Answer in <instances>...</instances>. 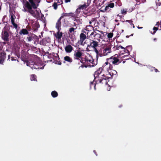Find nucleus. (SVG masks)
Here are the masks:
<instances>
[{"label":"nucleus","mask_w":161,"mask_h":161,"mask_svg":"<svg viewBox=\"0 0 161 161\" xmlns=\"http://www.w3.org/2000/svg\"><path fill=\"white\" fill-rule=\"evenodd\" d=\"M99 1L100 0H95V2L97 3V5L98 6L99 5L100 3H99V4H98L99 2H100Z\"/></svg>","instance_id":"40"},{"label":"nucleus","mask_w":161,"mask_h":161,"mask_svg":"<svg viewBox=\"0 0 161 161\" xmlns=\"http://www.w3.org/2000/svg\"><path fill=\"white\" fill-rule=\"evenodd\" d=\"M73 50V48L70 45H67L65 47V50L66 53H70Z\"/></svg>","instance_id":"14"},{"label":"nucleus","mask_w":161,"mask_h":161,"mask_svg":"<svg viewBox=\"0 0 161 161\" xmlns=\"http://www.w3.org/2000/svg\"><path fill=\"white\" fill-rule=\"evenodd\" d=\"M124 52L125 53H127L128 55H126V56L129 55L130 53L129 51L127 49H125H125L124 50Z\"/></svg>","instance_id":"33"},{"label":"nucleus","mask_w":161,"mask_h":161,"mask_svg":"<svg viewBox=\"0 0 161 161\" xmlns=\"http://www.w3.org/2000/svg\"><path fill=\"white\" fill-rule=\"evenodd\" d=\"M136 1L137 2L136 3V4L135 5H139L140 4V2L139 1H137V0Z\"/></svg>","instance_id":"43"},{"label":"nucleus","mask_w":161,"mask_h":161,"mask_svg":"<svg viewBox=\"0 0 161 161\" xmlns=\"http://www.w3.org/2000/svg\"><path fill=\"white\" fill-rule=\"evenodd\" d=\"M105 24V23L104 22H101V25H103V26H104V27H105V26H104Z\"/></svg>","instance_id":"44"},{"label":"nucleus","mask_w":161,"mask_h":161,"mask_svg":"<svg viewBox=\"0 0 161 161\" xmlns=\"http://www.w3.org/2000/svg\"><path fill=\"white\" fill-rule=\"evenodd\" d=\"M73 15V14L71 13H64L62 16L60 17V18L62 19L64 17H69L72 16Z\"/></svg>","instance_id":"19"},{"label":"nucleus","mask_w":161,"mask_h":161,"mask_svg":"<svg viewBox=\"0 0 161 161\" xmlns=\"http://www.w3.org/2000/svg\"><path fill=\"white\" fill-rule=\"evenodd\" d=\"M104 68V66H103L102 67H101V72L103 70Z\"/></svg>","instance_id":"47"},{"label":"nucleus","mask_w":161,"mask_h":161,"mask_svg":"<svg viewBox=\"0 0 161 161\" xmlns=\"http://www.w3.org/2000/svg\"><path fill=\"white\" fill-rule=\"evenodd\" d=\"M101 73V70H100V68H99L96 71L94 74V80L92 82H90V87H92V86H93L94 87L95 89V86L96 84H98L101 82V79L99 77V75Z\"/></svg>","instance_id":"2"},{"label":"nucleus","mask_w":161,"mask_h":161,"mask_svg":"<svg viewBox=\"0 0 161 161\" xmlns=\"http://www.w3.org/2000/svg\"><path fill=\"white\" fill-rule=\"evenodd\" d=\"M155 71L156 72H157L158 71V70L157 69H155Z\"/></svg>","instance_id":"49"},{"label":"nucleus","mask_w":161,"mask_h":161,"mask_svg":"<svg viewBox=\"0 0 161 161\" xmlns=\"http://www.w3.org/2000/svg\"><path fill=\"white\" fill-rule=\"evenodd\" d=\"M119 47H120V48L121 49H123L124 50L125 49V48H124L123 47L120 46H119Z\"/></svg>","instance_id":"46"},{"label":"nucleus","mask_w":161,"mask_h":161,"mask_svg":"<svg viewBox=\"0 0 161 161\" xmlns=\"http://www.w3.org/2000/svg\"><path fill=\"white\" fill-rule=\"evenodd\" d=\"M75 30V29L74 28H71L69 29V31L70 33H72V32L74 31Z\"/></svg>","instance_id":"38"},{"label":"nucleus","mask_w":161,"mask_h":161,"mask_svg":"<svg viewBox=\"0 0 161 161\" xmlns=\"http://www.w3.org/2000/svg\"><path fill=\"white\" fill-rule=\"evenodd\" d=\"M126 21L129 22V23H131L130 24L133 25V28H134L135 27V26L132 23V21H131V20H126Z\"/></svg>","instance_id":"37"},{"label":"nucleus","mask_w":161,"mask_h":161,"mask_svg":"<svg viewBox=\"0 0 161 161\" xmlns=\"http://www.w3.org/2000/svg\"><path fill=\"white\" fill-rule=\"evenodd\" d=\"M161 4V3H158V6H160V5Z\"/></svg>","instance_id":"53"},{"label":"nucleus","mask_w":161,"mask_h":161,"mask_svg":"<svg viewBox=\"0 0 161 161\" xmlns=\"http://www.w3.org/2000/svg\"><path fill=\"white\" fill-rule=\"evenodd\" d=\"M104 10L106 12L109 11V7H108V6H106L104 9Z\"/></svg>","instance_id":"34"},{"label":"nucleus","mask_w":161,"mask_h":161,"mask_svg":"<svg viewBox=\"0 0 161 161\" xmlns=\"http://www.w3.org/2000/svg\"><path fill=\"white\" fill-rule=\"evenodd\" d=\"M60 31H58V32L55 34V36L57 39H60L62 36V33L60 32Z\"/></svg>","instance_id":"18"},{"label":"nucleus","mask_w":161,"mask_h":161,"mask_svg":"<svg viewBox=\"0 0 161 161\" xmlns=\"http://www.w3.org/2000/svg\"><path fill=\"white\" fill-rule=\"evenodd\" d=\"M88 6V4L87 3H85L83 5L80 6L77 9V10L79 9H83L86 8Z\"/></svg>","instance_id":"20"},{"label":"nucleus","mask_w":161,"mask_h":161,"mask_svg":"<svg viewBox=\"0 0 161 161\" xmlns=\"http://www.w3.org/2000/svg\"><path fill=\"white\" fill-rule=\"evenodd\" d=\"M105 64L106 65H107L108 64V62H106L105 63Z\"/></svg>","instance_id":"51"},{"label":"nucleus","mask_w":161,"mask_h":161,"mask_svg":"<svg viewBox=\"0 0 161 161\" xmlns=\"http://www.w3.org/2000/svg\"><path fill=\"white\" fill-rule=\"evenodd\" d=\"M133 34H131V35H130V36H133Z\"/></svg>","instance_id":"61"},{"label":"nucleus","mask_w":161,"mask_h":161,"mask_svg":"<svg viewBox=\"0 0 161 161\" xmlns=\"http://www.w3.org/2000/svg\"><path fill=\"white\" fill-rule=\"evenodd\" d=\"M125 61H123V63H125Z\"/></svg>","instance_id":"58"},{"label":"nucleus","mask_w":161,"mask_h":161,"mask_svg":"<svg viewBox=\"0 0 161 161\" xmlns=\"http://www.w3.org/2000/svg\"><path fill=\"white\" fill-rule=\"evenodd\" d=\"M10 19L11 22V23L13 25V26L16 29L17 28L18 25L17 24L15 23L14 20L16 18V17L15 15L13 13H10Z\"/></svg>","instance_id":"9"},{"label":"nucleus","mask_w":161,"mask_h":161,"mask_svg":"<svg viewBox=\"0 0 161 161\" xmlns=\"http://www.w3.org/2000/svg\"><path fill=\"white\" fill-rule=\"evenodd\" d=\"M85 30L87 32H89L90 33H91L92 31H94L93 27L90 25H87L86 27Z\"/></svg>","instance_id":"17"},{"label":"nucleus","mask_w":161,"mask_h":161,"mask_svg":"<svg viewBox=\"0 0 161 161\" xmlns=\"http://www.w3.org/2000/svg\"><path fill=\"white\" fill-rule=\"evenodd\" d=\"M143 3H145L146 2V0H140Z\"/></svg>","instance_id":"48"},{"label":"nucleus","mask_w":161,"mask_h":161,"mask_svg":"<svg viewBox=\"0 0 161 161\" xmlns=\"http://www.w3.org/2000/svg\"><path fill=\"white\" fill-rule=\"evenodd\" d=\"M6 54L4 52L0 53V64H3L5 58Z\"/></svg>","instance_id":"13"},{"label":"nucleus","mask_w":161,"mask_h":161,"mask_svg":"<svg viewBox=\"0 0 161 161\" xmlns=\"http://www.w3.org/2000/svg\"><path fill=\"white\" fill-rule=\"evenodd\" d=\"M158 30V27H154L153 28V32L152 31H150V33L153 35H154L156 31Z\"/></svg>","instance_id":"25"},{"label":"nucleus","mask_w":161,"mask_h":161,"mask_svg":"<svg viewBox=\"0 0 161 161\" xmlns=\"http://www.w3.org/2000/svg\"><path fill=\"white\" fill-rule=\"evenodd\" d=\"M53 6L55 9H56L57 8L58 4L57 3H54L53 4Z\"/></svg>","instance_id":"31"},{"label":"nucleus","mask_w":161,"mask_h":161,"mask_svg":"<svg viewBox=\"0 0 161 161\" xmlns=\"http://www.w3.org/2000/svg\"><path fill=\"white\" fill-rule=\"evenodd\" d=\"M111 44L109 43L107 45H101V48L103 49V53H101V56L106 55L108 53L111 52Z\"/></svg>","instance_id":"3"},{"label":"nucleus","mask_w":161,"mask_h":161,"mask_svg":"<svg viewBox=\"0 0 161 161\" xmlns=\"http://www.w3.org/2000/svg\"><path fill=\"white\" fill-rule=\"evenodd\" d=\"M129 36H126V38H128L129 37Z\"/></svg>","instance_id":"55"},{"label":"nucleus","mask_w":161,"mask_h":161,"mask_svg":"<svg viewBox=\"0 0 161 161\" xmlns=\"http://www.w3.org/2000/svg\"><path fill=\"white\" fill-rule=\"evenodd\" d=\"M127 13V11L125 10L124 9H123L121 10V13L123 14H125Z\"/></svg>","instance_id":"39"},{"label":"nucleus","mask_w":161,"mask_h":161,"mask_svg":"<svg viewBox=\"0 0 161 161\" xmlns=\"http://www.w3.org/2000/svg\"><path fill=\"white\" fill-rule=\"evenodd\" d=\"M61 19L60 17L56 23V27L58 31H60L61 30Z\"/></svg>","instance_id":"15"},{"label":"nucleus","mask_w":161,"mask_h":161,"mask_svg":"<svg viewBox=\"0 0 161 161\" xmlns=\"http://www.w3.org/2000/svg\"><path fill=\"white\" fill-rule=\"evenodd\" d=\"M27 38L29 42H30L32 40V38L31 37H27Z\"/></svg>","instance_id":"41"},{"label":"nucleus","mask_w":161,"mask_h":161,"mask_svg":"<svg viewBox=\"0 0 161 161\" xmlns=\"http://www.w3.org/2000/svg\"><path fill=\"white\" fill-rule=\"evenodd\" d=\"M98 43L97 42L92 40V41L90 42V44L88 45L87 47L90 48V47H92L94 49L95 52H96L97 55V56L98 55V51L96 47L98 46Z\"/></svg>","instance_id":"6"},{"label":"nucleus","mask_w":161,"mask_h":161,"mask_svg":"<svg viewBox=\"0 0 161 161\" xmlns=\"http://www.w3.org/2000/svg\"><path fill=\"white\" fill-rule=\"evenodd\" d=\"M20 1L23 6V8L22 9L23 12H28L34 17L40 16V14L41 12L40 10L39 9L35 10L38 6L39 3L33 2V3L35 4L36 7H35L31 3H29L26 0H20Z\"/></svg>","instance_id":"1"},{"label":"nucleus","mask_w":161,"mask_h":161,"mask_svg":"<svg viewBox=\"0 0 161 161\" xmlns=\"http://www.w3.org/2000/svg\"><path fill=\"white\" fill-rule=\"evenodd\" d=\"M10 55H9L8 56V59L9 60V61L10 60ZM11 60L12 61H14V60H16V58H15L12 57H11Z\"/></svg>","instance_id":"27"},{"label":"nucleus","mask_w":161,"mask_h":161,"mask_svg":"<svg viewBox=\"0 0 161 161\" xmlns=\"http://www.w3.org/2000/svg\"><path fill=\"white\" fill-rule=\"evenodd\" d=\"M116 3L119 6H120L122 5L121 3L119 0L117 1V2Z\"/></svg>","instance_id":"36"},{"label":"nucleus","mask_w":161,"mask_h":161,"mask_svg":"<svg viewBox=\"0 0 161 161\" xmlns=\"http://www.w3.org/2000/svg\"><path fill=\"white\" fill-rule=\"evenodd\" d=\"M101 12H104V11H103V10H101Z\"/></svg>","instance_id":"59"},{"label":"nucleus","mask_w":161,"mask_h":161,"mask_svg":"<svg viewBox=\"0 0 161 161\" xmlns=\"http://www.w3.org/2000/svg\"><path fill=\"white\" fill-rule=\"evenodd\" d=\"M127 47V48H130L131 50L132 48V47L131 46H128Z\"/></svg>","instance_id":"45"},{"label":"nucleus","mask_w":161,"mask_h":161,"mask_svg":"<svg viewBox=\"0 0 161 161\" xmlns=\"http://www.w3.org/2000/svg\"><path fill=\"white\" fill-rule=\"evenodd\" d=\"M119 48V46H114V47H113L114 48V50H118Z\"/></svg>","instance_id":"35"},{"label":"nucleus","mask_w":161,"mask_h":161,"mask_svg":"<svg viewBox=\"0 0 161 161\" xmlns=\"http://www.w3.org/2000/svg\"><path fill=\"white\" fill-rule=\"evenodd\" d=\"M87 38V36L83 33H81L80 35V41L79 42L81 45H84L85 43V42H84V41Z\"/></svg>","instance_id":"10"},{"label":"nucleus","mask_w":161,"mask_h":161,"mask_svg":"<svg viewBox=\"0 0 161 161\" xmlns=\"http://www.w3.org/2000/svg\"><path fill=\"white\" fill-rule=\"evenodd\" d=\"M107 36H108V37L109 38H112V37L113 36V34L112 33H109L108 34Z\"/></svg>","instance_id":"32"},{"label":"nucleus","mask_w":161,"mask_h":161,"mask_svg":"<svg viewBox=\"0 0 161 161\" xmlns=\"http://www.w3.org/2000/svg\"><path fill=\"white\" fill-rule=\"evenodd\" d=\"M103 3H104V2H103Z\"/></svg>","instance_id":"63"},{"label":"nucleus","mask_w":161,"mask_h":161,"mask_svg":"<svg viewBox=\"0 0 161 161\" xmlns=\"http://www.w3.org/2000/svg\"><path fill=\"white\" fill-rule=\"evenodd\" d=\"M94 152L95 153V154H96V155H97L96 154V153H95V151H94Z\"/></svg>","instance_id":"60"},{"label":"nucleus","mask_w":161,"mask_h":161,"mask_svg":"<svg viewBox=\"0 0 161 161\" xmlns=\"http://www.w3.org/2000/svg\"><path fill=\"white\" fill-rule=\"evenodd\" d=\"M109 73H110V75H111V72H109Z\"/></svg>","instance_id":"64"},{"label":"nucleus","mask_w":161,"mask_h":161,"mask_svg":"<svg viewBox=\"0 0 161 161\" xmlns=\"http://www.w3.org/2000/svg\"><path fill=\"white\" fill-rule=\"evenodd\" d=\"M101 37H102L103 36L102 35L103 34V36H104L103 35L104 34L103 33V32L102 31H101Z\"/></svg>","instance_id":"52"},{"label":"nucleus","mask_w":161,"mask_h":161,"mask_svg":"<svg viewBox=\"0 0 161 161\" xmlns=\"http://www.w3.org/2000/svg\"><path fill=\"white\" fill-rule=\"evenodd\" d=\"M87 35V38L91 39H96L95 37L97 36L99 38L101 37V35L99 34H97V33L95 31H92L90 33L89 32H84Z\"/></svg>","instance_id":"7"},{"label":"nucleus","mask_w":161,"mask_h":161,"mask_svg":"<svg viewBox=\"0 0 161 161\" xmlns=\"http://www.w3.org/2000/svg\"><path fill=\"white\" fill-rule=\"evenodd\" d=\"M64 59L65 61H68L69 62H71L72 60L69 57L67 56L64 58Z\"/></svg>","instance_id":"23"},{"label":"nucleus","mask_w":161,"mask_h":161,"mask_svg":"<svg viewBox=\"0 0 161 161\" xmlns=\"http://www.w3.org/2000/svg\"><path fill=\"white\" fill-rule=\"evenodd\" d=\"M93 21H90L89 22V24H91L92 23V22H93Z\"/></svg>","instance_id":"54"},{"label":"nucleus","mask_w":161,"mask_h":161,"mask_svg":"<svg viewBox=\"0 0 161 161\" xmlns=\"http://www.w3.org/2000/svg\"><path fill=\"white\" fill-rule=\"evenodd\" d=\"M51 95L53 97H55L58 96L57 92L55 91H53L51 92Z\"/></svg>","instance_id":"24"},{"label":"nucleus","mask_w":161,"mask_h":161,"mask_svg":"<svg viewBox=\"0 0 161 161\" xmlns=\"http://www.w3.org/2000/svg\"><path fill=\"white\" fill-rule=\"evenodd\" d=\"M85 61L89 67H93L97 64L96 62L94 61L92 57L89 54H87L86 56Z\"/></svg>","instance_id":"4"},{"label":"nucleus","mask_w":161,"mask_h":161,"mask_svg":"<svg viewBox=\"0 0 161 161\" xmlns=\"http://www.w3.org/2000/svg\"><path fill=\"white\" fill-rule=\"evenodd\" d=\"M138 28L139 29H142L143 28L142 27H139V26H138Z\"/></svg>","instance_id":"50"},{"label":"nucleus","mask_w":161,"mask_h":161,"mask_svg":"<svg viewBox=\"0 0 161 161\" xmlns=\"http://www.w3.org/2000/svg\"><path fill=\"white\" fill-rule=\"evenodd\" d=\"M65 2L66 3L70 2V0H65Z\"/></svg>","instance_id":"42"},{"label":"nucleus","mask_w":161,"mask_h":161,"mask_svg":"<svg viewBox=\"0 0 161 161\" xmlns=\"http://www.w3.org/2000/svg\"><path fill=\"white\" fill-rule=\"evenodd\" d=\"M112 75V76H113L114 75H117V72L116 71L114 70H112V71H111Z\"/></svg>","instance_id":"30"},{"label":"nucleus","mask_w":161,"mask_h":161,"mask_svg":"<svg viewBox=\"0 0 161 161\" xmlns=\"http://www.w3.org/2000/svg\"><path fill=\"white\" fill-rule=\"evenodd\" d=\"M26 63L27 65L30 66L32 69H43L44 68V67L40 68V67H38L39 65V63L35 64L34 62H32L31 61H27Z\"/></svg>","instance_id":"5"},{"label":"nucleus","mask_w":161,"mask_h":161,"mask_svg":"<svg viewBox=\"0 0 161 161\" xmlns=\"http://www.w3.org/2000/svg\"><path fill=\"white\" fill-rule=\"evenodd\" d=\"M109 65H110V64H109ZM109 67L110 69V66Z\"/></svg>","instance_id":"62"},{"label":"nucleus","mask_w":161,"mask_h":161,"mask_svg":"<svg viewBox=\"0 0 161 161\" xmlns=\"http://www.w3.org/2000/svg\"><path fill=\"white\" fill-rule=\"evenodd\" d=\"M156 40H157V39L156 38H154L153 39V40L154 41H156Z\"/></svg>","instance_id":"56"},{"label":"nucleus","mask_w":161,"mask_h":161,"mask_svg":"<svg viewBox=\"0 0 161 161\" xmlns=\"http://www.w3.org/2000/svg\"><path fill=\"white\" fill-rule=\"evenodd\" d=\"M4 44L5 43L4 42H0V51L1 50L3 49V46Z\"/></svg>","instance_id":"29"},{"label":"nucleus","mask_w":161,"mask_h":161,"mask_svg":"<svg viewBox=\"0 0 161 161\" xmlns=\"http://www.w3.org/2000/svg\"><path fill=\"white\" fill-rule=\"evenodd\" d=\"M3 39L4 41L8 40V34L7 31H5V30H3L2 32Z\"/></svg>","instance_id":"12"},{"label":"nucleus","mask_w":161,"mask_h":161,"mask_svg":"<svg viewBox=\"0 0 161 161\" xmlns=\"http://www.w3.org/2000/svg\"><path fill=\"white\" fill-rule=\"evenodd\" d=\"M108 6V7L113 8L114 7V3H111L109 4Z\"/></svg>","instance_id":"28"},{"label":"nucleus","mask_w":161,"mask_h":161,"mask_svg":"<svg viewBox=\"0 0 161 161\" xmlns=\"http://www.w3.org/2000/svg\"><path fill=\"white\" fill-rule=\"evenodd\" d=\"M29 1V2L30 3H31L33 5V6H34L35 7H36L35 6V4H34L33 3V2H35L36 3H39L41 0H28Z\"/></svg>","instance_id":"21"},{"label":"nucleus","mask_w":161,"mask_h":161,"mask_svg":"<svg viewBox=\"0 0 161 161\" xmlns=\"http://www.w3.org/2000/svg\"><path fill=\"white\" fill-rule=\"evenodd\" d=\"M82 52L80 51H77L75 52L74 56L75 58L77 59L80 58L82 55Z\"/></svg>","instance_id":"11"},{"label":"nucleus","mask_w":161,"mask_h":161,"mask_svg":"<svg viewBox=\"0 0 161 161\" xmlns=\"http://www.w3.org/2000/svg\"><path fill=\"white\" fill-rule=\"evenodd\" d=\"M31 81L34 80L36 81V76L34 75H31Z\"/></svg>","instance_id":"26"},{"label":"nucleus","mask_w":161,"mask_h":161,"mask_svg":"<svg viewBox=\"0 0 161 161\" xmlns=\"http://www.w3.org/2000/svg\"><path fill=\"white\" fill-rule=\"evenodd\" d=\"M118 58L119 57L117 54H115L111 57L110 59H112L111 61L113 64L118 65L121 62V61Z\"/></svg>","instance_id":"8"},{"label":"nucleus","mask_w":161,"mask_h":161,"mask_svg":"<svg viewBox=\"0 0 161 161\" xmlns=\"http://www.w3.org/2000/svg\"><path fill=\"white\" fill-rule=\"evenodd\" d=\"M115 21L117 22L118 21V20H117V19H115Z\"/></svg>","instance_id":"57"},{"label":"nucleus","mask_w":161,"mask_h":161,"mask_svg":"<svg viewBox=\"0 0 161 161\" xmlns=\"http://www.w3.org/2000/svg\"><path fill=\"white\" fill-rule=\"evenodd\" d=\"M28 33V31L26 29H23L20 32V34L24 35L27 34Z\"/></svg>","instance_id":"22"},{"label":"nucleus","mask_w":161,"mask_h":161,"mask_svg":"<svg viewBox=\"0 0 161 161\" xmlns=\"http://www.w3.org/2000/svg\"><path fill=\"white\" fill-rule=\"evenodd\" d=\"M101 77V83L105 85L108 84V78L107 77L105 76L104 75H102Z\"/></svg>","instance_id":"16"}]
</instances>
